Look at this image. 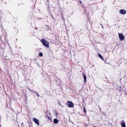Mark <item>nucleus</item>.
Masks as SVG:
<instances>
[{
    "label": "nucleus",
    "instance_id": "f257e3e1",
    "mask_svg": "<svg viewBox=\"0 0 127 127\" xmlns=\"http://www.w3.org/2000/svg\"><path fill=\"white\" fill-rule=\"evenodd\" d=\"M43 44L47 47H49V44L48 42L44 39H42L41 40Z\"/></svg>",
    "mask_w": 127,
    "mask_h": 127
},
{
    "label": "nucleus",
    "instance_id": "f03ea898",
    "mask_svg": "<svg viewBox=\"0 0 127 127\" xmlns=\"http://www.w3.org/2000/svg\"><path fill=\"white\" fill-rule=\"evenodd\" d=\"M67 106L70 107H73L74 106L73 103L71 101H68L67 102Z\"/></svg>",
    "mask_w": 127,
    "mask_h": 127
},
{
    "label": "nucleus",
    "instance_id": "7ed1b4c3",
    "mask_svg": "<svg viewBox=\"0 0 127 127\" xmlns=\"http://www.w3.org/2000/svg\"><path fill=\"white\" fill-rule=\"evenodd\" d=\"M119 38L121 40H123L124 39V36L122 33H119Z\"/></svg>",
    "mask_w": 127,
    "mask_h": 127
},
{
    "label": "nucleus",
    "instance_id": "20e7f679",
    "mask_svg": "<svg viewBox=\"0 0 127 127\" xmlns=\"http://www.w3.org/2000/svg\"><path fill=\"white\" fill-rule=\"evenodd\" d=\"M33 120L35 123L37 124L38 126L39 125V121L36 118H33Z\"/></svg>",
    "mask_w": 127,
    "mask_h": 127
},
{
    "label": "nucleus",
    "instance_id": "39448f33",
    "mask_svg": "<svg viewBox=\"0 0 127 127\" xmlns=\"http://www.w3.org/2000/svg\"><path fill=\"white\" fill-rule=\"evenodd\" d=\"M121 124L122 127H126L125 122L123 121H122L121 123Z\"/></svg>",
    "mask_w": 127,
    "mask_h": 127
},
{
    "label": "nucleus",
    "instance_id": "423d86ee",
    "mask_svg": "<svg viewBox=\"0 0 127 127\" xmlns=\"http://www.w3.org/2000/svg\"><path fill=\"white\" fill-rule=\"evenodd\" d=\"M119 12L120 13L122 14H125L126 12L125 10L123 9L120 10Z\"/></svg>",
    "mask_w": 127,
    "mask_h": 127
},
{
    "label": "nucleus",
    "instance_id": "0eeeda50",
    "mask_svg": "<svg viewBox=\"0 0 127 127\" xmlns=\"http://www.w3.org/2000/svg\"><path fill=\"white\" fill-rule=\"evenodd\" d=\"M58 120L56 119H54V124H57L58 122Z\"/></svg>",
    "mask_w": 127,
    "mask_h": 127
},
{
    "label": "nucleus",
    "instance_id": "6e6552de",
    "mask_svg": "<svg viewBox=\"0 0 127 127\" xmlns=\"http://www.w3.org/2000/svg\"><path fill=\"white\" fill-rule=\"evenodd\" d=\"M83 77L84 79V82L86 83V77L85 75H84Z\"/></svg>",
    "mask_w": 127,
    "mask_h": 127
},
{
    "label": "nucleus",
    "instance_id": "1a4fd4ad",
    "mask_svg": "<svg viewBox=\"0 0 127 127\" xmlns=\"http://www.w3.org/2000/svg\"><path fill=\"white\" fill-rule=\"evenodd\" d=\"M98 55L99 57L102 60H104L103 58L100 54H99Z\"/></svg>",
    "mask_w": 127,
    "mask_h": 127
},
{
    "label": "nucleus",
    "instance_id": "9d476101",
    "mask_svg": "<svg viewBox=\"0 0 127 127\" xmlns=\"http://www.w3.org/2000/svg\"><path fill=\"white\" fill-rule=\"evenodd\" d=\"M39 55L40 57H42L43 56V55L42 53L40 52L39 53Z\"/></svg>",
    "mask_w": 127,
    "mask_h": 127
},
{
    "label": "nucleus",
    "instance_id": "9b49d317",
    "mask_svg": "<svg viewBox=\"0 0 127 127\" xmlns=\"http://www.w3.org/2000/svg\"><path fill=\"white\" fill-rule=\"evenodd\" d=\"M83 110H84V112H85V113H86V108H84Z\"/></svg>",
    "mask_w": 127,
    "mask_h": 127
},
{
    "label": "nucleus",
    "instance_id": "f8f14e48",
    "mask_svg": "<svg viewBox=\"0 0 127 127\" xmlns=\"http://www.w3.org/2000/svg\"><path fill=\"white\" fill-rule=\"evenodd\" d=\"M35 93H36V94L38 96V97H39V95L36 92H35Z\"/></svg>",
    "mask_w": 127,
    "mask_h": 127
},
{
    "label": "nucleus",
    "instance_id": "ddd939ff",
    "mask_svg": "<svg viewBox=\"0 0 127 127\" xmlns=\"http://www.w3.org/2000/svg\"><path fill=\"white\" fill-rule=\"evenodd\" d=\"M28 89H29L30 91H31V90L29 88H28Z\"/></svg>",
    "mask_w": 127,
    "mask_h": 127
},
{
    "label": "nucleus",
    "instance_id": "4468645a",
    "mask_svg": "<svg viewBox=\"0 0 127 127\" xmlns=\"http://www.w3.org/2000/svg\"><path fill=\"white\" fill-rule=\"evenodd\" d=\"M57 115V113L56 112V115Z\"/></svg>",
    "mask_w": 127,
    "mask_h": 127
},
{
    "label": "nucleus",
    "instance_id": "2eb2a0df",
    "mask_svg": "<svg viewBox=\"0 0 127 127\" xmlns=\"http://www.w3.org/2000/svg\"><path fill=\"white\" fill-rule=\"evenodd\" d=\"M102 28L103 29V26L102 25Z\"/></svg>",
    "mask_w": 127,
    "mask_h": 127
},
{
    "label": "nucleus",
    "instance_id": "dca6fc26",
    "mask_svg": "<svg viewBox=\"0 0 127 127\" xmlns=\"http://www.w3.org/2000/svg\"><path fill=\"white\" fill-rule=\"evenodd\" d=\"M80 3H82V2H81V1H80Z\"/></svg>",
    "mask_w": 127,
    "mask_h": 127
},
{
    "label": "nucleus",
    "instance_id": "f3484780",
    "mask_svg": "<svg viewBox=\"0 0 127 127\" xmlns=\"http://www.w3.org/2000/svg\"><path fill=\"white\" fill-rule=\"evenodd\" d=\"M96 127V126H94V127Z\"/></svg>",
    "mask_w": 127,
    "mask_h": 127
},
{
    "label": "nucleus",
    "instance_id": "a211bd4d",
    "mask_svg": "<svg viewBox=\"0 0 127 127\" xmlns=\"http://www.w3.org/2000/svg\"><path fill=\"white\" fill-rule=\"evenodd\" d=\"M77 127H79L78 126H77Z\"/></svg>",
    "mask_w": 127,
    "mask_h": 127
},
{
    "label": "nucleus",
    "instance_id": "6ab92c4d",
    "mask_svg": "<svg viewBox=\"0 0 127 127\" xmlns=\"http://www.w3.org/2000/svg\"><path fill=\"white\" fill-rule=\"evenodd\" d=\"M48 0H47V1H48Z\"/></svg>",
    "mask_w": 127,
    "mask_h": 127
}]
</instances>
